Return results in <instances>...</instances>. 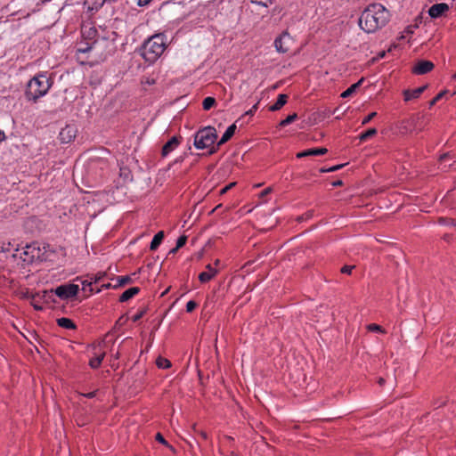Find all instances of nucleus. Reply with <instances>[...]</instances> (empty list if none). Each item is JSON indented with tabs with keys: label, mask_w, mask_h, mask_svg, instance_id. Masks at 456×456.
<instances>
[{
	"label": "nucleus",
	"mask_w": 456,
	"mask_h": 456,
	"mask_svg": "<svg viewBox=\"0 0 456 456\" xmlns=\"http://www.w3.org/2000/svg\"><path fill=\"white\" fill-rule=\"evenodd\" d=\"M389 20L388 11L380 4H370L359 18V26L367 33L384 27Z\"/></svg>",
	"instance_id": "1"
},
{
	"label": "nucleus",
	"mask_w": 456,
	"mask_h": 456,
	"mask_svg": "<svg viewBox=\"0 0 456 456\" xmlns=\"http://www.w3.org/2000/svg\"><path fill=\"white\" fill-rule=\"evenodd\" d=\"M52 86V81L46 74H38L32 77L26 88L25 96L28 101L36 102L45 95Z\"/></svg>",
	"instance_id": "2"
},
{
	"label": "nucleus",
	"mask_w": 456,
	"mask_h": 456,
	"mask_svg": "<svg viewBox=\"0 0 456 456\" xmlns=\"http://www.w3.org/2000/svg\"><path fill=\"white\" fill-rule=\"evenodd\" d=\"M165 48L164 37L158 34L144 42L141 55L146 61L152 63L163 53Z\"/></svg>",
	"instance_id": "3"
},
{
	"label": "nucleus",
	"mask_w": 456,
	"mask_h": 456,
	"mask_svg": "<svg viewBox=\"0 0 456 456\" xmlns=\"http://www.w3.org/2000/svg\"><path fill=\"white\" fill-rule=\"evenodd\" d=\"M216 138L217 133L214 127H204L203 129H200L196 133L194 136V146L200 150L210 148L208 153L213 154L218 149L217 146H213Z\"/></svg>",
	"instance_id": "4"
},
{
	"label": "nucleus",
	"mask_w": 456,
	"mask_h": 456,
	"mask_svg": "<svg viewBox=\"0 0 456 456\" xmlns=\"http://www.w3.org/2000/svg\"><path fill=\"white\" fill-rule=\"evenodd\" d=\"M81 33L84 41L93 44L97 47L107 42L105 37L99 36L96 28L92 27L90 24L83 25Z\"/></svg>",
	"instance_id": "5"
},
{
	"label": "nucleus",
	"mask_w": 456,
	"mask_h": 456,
	"mask_svg": "<svg viewBox=\"0 0 456 456\" xmlns=\"http://www.w3.org/2000/svg\"><path fill=\"white\" fill-rule=\"evenodd\" d=\"M293 44L292 37L287 32L283 31L280 37L274 40V46L279 53H287Z\"/></svg>",
	"instance_id": "6"
},
{
	"label": "nucleus",
	"mask_w": 456,
	"mask_h": 456,
	"mask_svg": "<svg viewBox=\"0 0 456 456\" xmlns=\"http://www.w3.org/2000/svg\"><path fill=\"white\" fill-rule=\"evenodd\" d=\"M78 290L79 288L77 284H64L57 287L54 289V294L61 299H68L75 297Z\"/></svg>",
	"instance_id": "7"
},
{
	"label": "nucleus",
	"mask_w": 456,
	"mask_h": 456,
	"mask_svg": "<svg viewBox=\"0 0 456 456\" xmlns=\"http://www.w3.org/2000/svg\"><path fill=\"white\" fill-rule=\"evenodd\" d=\"M77 132L75 126L68 125L61 130L59 139L62 143H69L76 137Z\"/></svg>",
	"instance_id": "8"
},
{
	"label": "nucleus",
	"mask_w": 456,
	"mask_h": 456,
	"mask_svg": "<svg viewBox=\"0 0 456 456\" xmlns=\"http://www.w3.org/2000/svg\"><path fill=\"white\" fill-rule=\"evenodd\" d=\"M434 69V63L429 61L421 60L416 63L412 69V72L417 75H423Z\"/></svg>",
	"instance_id": "9"
},
{
	"label": "nucleus",
	"mask_w": 456,
	"mask_h": 456,
	"mask_svg": "<svg viewBox=\"0 0 456 456\" xmlns=\"http://www.w3.org/2000/svg\"><path fill=\"white\" fill-rule=\"evenodd\" d=\"M39 251L40 248L36 243L27 245L26 249L22 253L24 255L23 261H32L34 258L39 257Z\"/></svg>",
	"instance_id": "10"
},
{
	"label": "nucleus",
	"mask_w": 456,
	"mask_h": 456,
	"mask_svg": "<svg viewBox=\"0 0 456 456\" xmlns=\"http://www.w3.org/2000/svg\"><path fill=\"white\" fill-rule=\"evenodd\" d=\"M449 10V5L444 3L433 4L429 10L428 14L432 18H438Z\"/></svg>",
	"instance_id": "11"
},
{
	"label": "nucleus",
	"mask_w": 456,
	"mask_h": 456,
	"mask_svg": "<svg viewBox=\"0 0 456 456\" xmlns=\"http://www.w3.org/2000/svg\"><path fill=\"white\" fill-rule=\"evenodd\" d=\"M428 86H423L413 90H405L403 92L404 101L408 102L412 99H417L427 89Z\"/></svg>",
	"instance_id": "12"
},
{
	"label": "nucleus",
	"mask_w": 456,
	"mask_h": 456,
	"mask_svg": "<svg viewBox=\"0 0 456 456\" xmlns=\"http://www.w3.org/2000/svg\"><path fill=\"white\" fill-rule=\"evenodd\" d=\"M328 151L326 148H315V149H308L305 151H303L301 152H298L297 154V158H304L308 156H318V155H323Z\"/></svg>",
	"instance_id": "13"
},
{
	"label": "nucleus",
	"mask_w": 456,
	"mask_h": 456,
	"mask_svg": "<svg viewBox=\"0 0 456 456\" xmlns=\"http://www.w3.org/2000/svg\"><path fill=\"white\" fill-rule=\"evenodd\" d=\"M179 144V140L176 136L172 137L162 148V156L166 157L173 151Z\"/></svg>",
	"instance_id": "14"
},
{
	"label": "nucleus",
	"mask_w": 456,
	"mask_h": 456,
	"mask_svg": "<svg viewBox=\"0 0 456 456\" xmlns=\"http://www.w3.org/2000/svg\"><path fill=\"white\" fill-rule=\"evenodd\" d=\"M236 124H232L224 132L219 142H217V148H219L221 145L224 144L226 142H228L232 136L234 134L236 131Z\"/></svg>",
	"instance_id": "15"
},
{
	"label": "nucleus",
	"mask_w": 456,
	"mask_h": 456,
	"mask_svg": "<svg viewBox=\"0 0 456 456\" xmlns=\"http://www.w3.org/2000/svg\"><path fill=\"white\" fill-rule=\"evenodd\" d=\"M207 269L208 270V272H203L201 273H200L199 275V280L201 281V282H208V281H210L217 273V271L216 269H214L211 265H207Z\"/></svg>",
	"instance_id": "16"
},
{
	"label": "nucleus",
	"mask_w": 456,
	"mask_h": 456,
	"mask_svg": "<svg viewBox=\"0 0 456 456\" xmlns=\"http://www.w3.org/2000/svg\"><path fill=\"white\" fill-rule=\"evenodd\" d=\"M140 291V289L138 287H132L126 291H124L120 297L119 301L120 302H126L129 299H131L133 297H134L136 294H138Z\"/></svg>",
	"instance_id": "17"
},
{
	"label": "nucleus",
	"mask_w": 456,
	"mask_h": 456,
	"mask_svg": "<svg viewBox=\"0 0 456 456\" xmlns=\"http://www.w3.org/2000/svg\"><path fill=\"white\" fill-rule=\"evenodd\" d=\"M287 100H288V95L287 94H279L276 102L273 105H272L269 108V110L271 111L279 110L281 108H282L286 104Z\"/></svg>",
	"instance_id": "18"
},
{
	"label": "nucleus",
	"mask_w": 456,
	"mask_h": 456,
	"mask_svg": "<svg viewBox=\"0 0 456 456\" xmlns=\"http://www.w3.org/2000/svg\"><path fill=\"white\" fill-rule=\"evenodd\" d=\"M98 48L99 47L95 46L94 45L88 44V42L83 40L78 44L77 52L86 53L91 51L97 50Z\"/></svg>",
	"instance_id": "19"
},
{
	"label": "nucleus",
	"mask_w": 456,
	"mask_h": 456,
	"mask_svg": "<svg viewBox=\"0 0 456 456\" xmlns=\"http://www.w3.org/2000/svg\"><path fill=\"white\" fill-rule=\"evenodd\" d=\"M163 239H164V232L160 231L153 237V239L151 242V245H150V249L152 251L156 250L159 248V246L161 244Z\"/></svg>",
	"instance_id": "20"
},
{
	"label": "nucleus",
	"mask_w": 456,
	"mask_h": 456,
	"mask_svg": "<svg viewBox=\"0 0 456 456\" xmlns=\"http://www.w3.org/2000/svg\"><path fill=\"white\" fill-rule=\"evenodd\" d=\"M86 4L88 5L90 11L95 12L106 5L104 0H86Z\"/></svg>",
	"instance_id": "21"
},
{
	"label": "nucleus",
	"mask_w": 456,
	"mask_h": 456,
	"mask_svg": "<svg viewBox=\"0 0 456 456\" xmlns=\"http://www.w3.org/2000/svg\"><path fill=\"white\" fill-rule=\"evenodd\" d=\"M54 290L53 289H51V290H45L42 292V294L40 295L39 293L37 295V297H40L41 299H43L45 302H50V301H54L53 300V296H54ZM33 300L35 301L36 300V296H33Z\"/></svg>",
	"instance_id": "22"
},
{
	"label": "nucleus",
	"mask_w": 456,
	"mask_h": 456,
	"mask_svg": "<svg viewBox=\"0 0 456 456\" xmlns=\"http://www.w3.org/2000/svg\"><path fill=\"white\" fill-rule=\"evenodd\" d=\"M57 323L60 327L68 330H74L76 328L75 323L70 319L65 317L59 318Z\"/></svg>",
	"instance_id": "23"
},
{
	"label": "nucleus",
	"mask_w": 456,
	"mask_h": 456,
	"mask_svg": "<svg viewBox=\"0 0 456 456\" xmlns=\"http://www.w3.org/2000/svg\"><path fill=\"white\" fill-rule=\"evenodd\" d=\"M362 80H363V78L360 79L357 83L353 84L351 86H349L346 91H344L341 94V97L347 98V97L351 96L356 91V89L360 86Z\"/></svg>",
	"instance_id": "24"
},
{
	"label": "nucleus",
	"mask_w": 456,
	"mask_h": 456,
	"mask_svg": "<svg viewBox=\"0 0 456 456\" xmlns=\"http://www.w3.org/2000/svg\"><path fill=\"white\" fill-rule=\"evenodd\" d=\"M83 290H88L89 292L94 291L93 276H88L87 279L81 281Z\"/></svg>",
	"instance_id": "25"
},
{
	"label": "nucleus",
	"mask_w": 456,
	"mask_h": 456,
	"mask_svg": "<svg viewBox=\"0 0 456 456\" xmlns=\"http://www.w3.org/2000/svg\"><path fill=\"white\" fill-rule=\"evenodd\" d=\"M377 133H378V131L376 128H370L367 131H365L364 133L361 134L359 135V139L361 142H364V141L368 140L369 138L376 135Z\"/></svg>",
	"instance_id": "26"
},
{
	"label": "nucleus",
	"mask_w": 456,
	"mask_h": 456,
	"mask_svg": "<svg viewBox=\"0 0 456 456\" xmlns=\"http://www.w3.org/2000/svg\"><path fill=\"white\" fill-rule=\"evenodd\" d=\"M156 364L160 369H167L171 366L170 361L161 356L157 358Z\"/></svg>",
	"instance_id": "27"
},
{
	"label": "nucleus",
	"mask_w": 456,
	"mask_h": 456,
	"mask_svg": "<svg viewBox=\"0 0 456 456\" xmlns=\"http://www.w3.org/2000/svg\"><path fill=\"white\" fill-rule=\"evenodd\" d=\"M216 104V100L213 97H207L203 100L202 106L205 110H210Z\"/></svg>",
	"instance_id": "28"
},
{
	"label": "nucleus",
	"mask_w": 456,
	"mask_h": 456,
	"mask_svg": "<svg viewBox=\"0 0 456 456\" xmlns=\"http://www.w3.org/2000/svg\"><path fill=\"white\" fill-rule=\"evenodd\" d=\"M103 358H104V354H102L98 355L97 357L91 359L90 362H89L90 366L93 369L98 368L101 365Z\"/></svg>",
	"instance_id": "29"
},
{
	"label": "nucleus",
	"mask_w": 456,
	"mask_h": 456,
	"mask_svg": "<svg viewBox=\"0 0 456 456\" xmlns=\"http://www.w3.org/2000/svg\"><path fill=\"white\" fill-rule=\"evenodd\" d=\"M297 118V115L296 113H293L291 115H289L285 119L281 120L280 122L281 126H286L289 124H291L293 121H295Z\"/></svg>",
	"instance_id": "30"
},
{
	"label": "nucleus",
	"mask_w": 456,
	"mask_h": 456,
	"mask_svg": "<svg viewBox=\"0 0 456 456\" xmlns=\"http://www.w3.org/2000/svg\"><path fill=\"white\" fill-rule=\"evenodd\" d=\"M414 122V119H408V120H403L402 121L401 123V130L402 133H408L409 131H411V128L410 126L413 124Z\"/></svg>",
	"instance_id": "31"
},
{
	"label": "nucleus",
	"mask_w": 456,
	"mask_h": 456,
	"mask_svg": "<svg viewBox=\"0 0 456 456\" xmlns=\"http://www.w3.org/2000/svg\"><path fill=\"white\" fill-rule=\"evenodd\" d=\"M131 281L132 279L129 276H120L118 278V284L115 285L114 288L124 286Z\"/></svg>",
	"instance_id": "32"
},
{
	"label": "nucleus",
	"mask_w": 456,
	"mask_h": 456,
	"mask_svg": "<svg viewBox=\"0 0 456 456\" xmlns=\"http://www.w3.org/2000/svg\"><path fill=\"white\" fill-rule=\"evenodd\" d=\"M368 330L374 331V332H381L384 333L385 330L383 328L376 323H371L367 326Z\"/></svg>",
	"instance_id": "33"
},
{
	"label": "nucleus",
	"mask_w": 456,
	"mask_h": 456,
	"mask_svg": "<svg viewBox=\"0 0 456 456\" xmlns=\"http://www.w3.org/2000/svg\"><path fill=\"white\" fill-rule=\"evenodd\" d=\"M156 440H157L158 442H159L160 444H164V445L167 446V447H168V448H170L172 451H174L173 446H171V445H170V444L166 441V439L163 437V436H162L160 433H158V434L156 435Z\"/></svg>",
	"instance_id": "34"
},
{
	"label": "nucleus",
	"mask_w": 456,
	"mask_h": 456,
	"mask_svg": "<svg viewBox=\"0 0 456 456\" xmlns=\"http://www.w3.org/2000/svg\"><path fill=\"white\" fill-rule=\"evenodd\" d=\"M447 93V91H442L440 92L432 101L429 102V107L434 106L439 100L442 99V97Z\"/></svg>",
	"instance_id": "35"
},
{
	"label": "nucleus",
	"mask_w": 456,
	"mask_h": 456,
	"mask_svg": "<svg viewBox=\"0 0 456 456\" xmlns=\"http://www.w3.org/2000/svg\"><path fill=\"white\" fill-rule=\"evenodd\" d=\"M343 167H344V165L341 164V165L333 166L330 168H321L320 172H322V173L335 172Z\"/></svg>",
	"instance_id": "36"
},
{
	"label": "nucleus",
	"mask_w": 456,
	"mask_h": 456,
	"mask_svg": "<svg viewBox=\"0 0 456 456\" xmlns=\"http://www.w3.org/2000/svg\"><path fill=\"white\" fill-rule=\"evenodd\" d=\"M253 3L257 4L259 5L267 7L269 4L273 3V0H251Z\"/></svg>",
	"instance_id": "37"
},
{
	"label": "nucleus",
	"mask_w": 456,
	"mask_h": 456,
	"mask_svg": "<svg viewBox=\"0 0 456 456\" xmlns=\"http://www.w3.org/2000/svg\"><path fill=\"white\" fill-rule=\"evenodd\" d=\"M187 241V237L186 236H181L178 238L177 241H176V247L181 248L182 247H183L185 245Z\"/></svg>",
	"instance_id": "38"
},
{
	"label": "nucleus",
	"mask_w": 456,
	"mask_h": 456,
	"mask_svg": "<svg viewBox=\"0 0 456 456\" xmlns=\"http://www.w3.org/2000/svg\"><path fill=\"white\" fill-rule=\"evenodd\" d=\"M196 306H197V303L195 301L191 300L186 305V311L188 313H191L196 308Z\"/></svg>",
	"instance_id": "39"
},
{
	"label": "nucleus",
	"mask_w": 456,
	"mask_h": 456,
	"mask_svg": "<svg viewBox=\"0 0 456 456\" xmlns=\"http://www.w3.org/2000/svg\"><path fill=\"white\" fill-rule=\"evenodd\" d=\"M377 112H371L367 117H365L362 122V125L368 124L374 117H376Z\"/></svg>",
	"instance_id": "40"
},
{
	"label": "nucleus",
	"mask_w": 456,
	"mask_h": 456,
	"mask_svg": "<svg viewBox=\"0 0 456 456\" xmlns=\"http://www.w3.org/2000/svg\"><path fill=\"white\" fill-rule=\"evenodd\" d=\"M354 268V265H344L341 268V273H342L350 274Z\"/></svg>",
	"instance_id": "41"
},
{
	"label": "nucleus",
	"mask_w": 456,
	"mask_h": 456,
	"mask_svg": "<svg viewBox=\"0 0 456 456\" xmlns=\"http://www.w3.org/2000/svg\"><path fill=\"white\" fill-rule=\"evenodd\" d=\"M452 158V156L451 155V153L447 152V153L441 155L439 160L441 163H444L446 160L451 159Z\"/></svg>",
	"instance_id": "42"
},
{
	"label": "nucleus",
	"mask_w": 456,
	"mask_h": 456,
	"mask_svg": "<svg viewBox=\"0 0 456 456\" xmlns=\"http://www.w3.org/2000/svg\"><path fill=\"white\" fill-rule=\"evenodd\" d=\"M235 185V183H231L228 185L224 186L221 191V194L226 193L230 189H232Z\"/></svg>",
	"instance_id": "43"
},
{
	"label": "nucleus",
	"mask_w": 456,
	"mask_h": 456,
	"mask_svg": "<svg viewBox=\"0 0 456 456\" xmlns=\"http://www.w3.org/2000/svg\"><path fill=\"white\" fill-rule=\"evenodd\" d=\"M439 222L441 224H455L454 221L452 220V219H447V218H440Z\"/></svg>",
	"instance_id": "44"
},
{
	"label": "nucleus",
	"mask_w": 456,
	"mask_h": 456,
	"mask_svg": "<svg viewBox=\"0 0 456 456\" xmlns=\"http://www.w3.org/2000/svg\"><path fill=\"white\" fill-rule=\"evenodd\" d=\"M145 311H141L140 313L136 314L135 315L133 316V321L134 322H137L139 321L144 314Z\"/></svg>",
	"instance_id": "45"
},
{
	"label": "nucleus",
	"mask_w": 456,
	"mask_h": 456,
	"mask_svg": "<svg viewBox=\"0 0 456 456\" xmlns=\"http://www.w3.org/2000/svg\"><path fill=\"white\" fill-rule=\"evenodd\" d=\"M256 110H257V104H255L249 110H248L245 113V115L253 116Z\"/></svg>",
	"instance_id": "46"
},
{
	"label": "nucleus",
	"mask_w": 456,
	"mask_h": 456,
	"mask_svg": "<svg viewBox=\"0 0 456 456\" xmlns=\"http://www.w3.org/2000/svg\"><path fill=\"white\" fill-rule=\"evenodd\" d=\"M93 276V283L96 284L98 283L101 279L102 278V275H92Z\"/></svg>",
	"instance_id": "47"
},
{
	"label": "nucleus",
	"mask_w": 456,
	"mask_h": 456,
	"mask_svg": "<svg viewBox=\"0 0 456 456\" xmlns=\"http://www.w3.org/2000/svg\"><path fill=\"white\" fill-rule=\"evenodd\" d=\"M417 27H418V25H415V26H408V27L406 28V29H405V32H406L407 34H412V33H413V29H414V28H417Z\"/></svg>",
	"instance_id": "48"
},
{
	"label": "nucleus",
	"mask_w": 456,
	"mask_h": 456,
	"mask_svg": "<svg viewBox=\"0 0 456 456\" xmlns=\"http://www.w3.org/2000/svg\"><path fill=\"white\" fill-rule=\"evenodd\" d=\"M151 0H137V4L140 6H144L148 4Z\"/></svg>",
	"instance_id": "49"
},
{
	"label": "nucleus",
	"mask_w": 456,
	"mask_h": 456,
	"mask_svg": "<svg viewBox=\"0 0 456 456\" xmlns=\"http://www.w3.org/2000/svg\"><path fill=\"white\" fill-rule=\"evenodd\" d=\"M118 0H104V3L106 5L112 6L114 4H116Z\"/></svg>",
	"instance_id": "50"
},
{
	"label": "nucleus",
	"mask_w": 456,
	"mask_h": 456,
	"mask_svg": "<svg viewBox=\"0 0 456 456\" xmlns=\"http://www.w3.org/2000/svg\"><path fill=\"white\" fill-rule=\"evenodd\" d=\"M342 184H343V182L341 180H337V181L332 183V185L334 187H338V186H341Z\"/></svg>",
	"instance_id": "51"
},
{
	"label": "nucleus",
	"mask_w": 456,
	"mask_h": 456,
	"mask_svg": "<svg viewBox=\"0 0 456 456\" xmlns=\"http://www.w3.org/2000/svg\"><path fill=\"white\" fill-rule=\"evenodd\" d=\"M200 436L202 437V439L207 440L208 439V434L204 431L199 432Z\"/></svg>",
	"instance_id": "52"
},
{
	"label": "nucleus",
	"mask_w": 456,
	"mask_h": 456,
	"mask_svg": "<svg viewBox=\"0 0 456 456\" xmlns=\"http://www.w3.org/2000/svg\"><path fill=\"white\" fill-rule=\"evenodd\" d=\"M272 191V189L269 187V188H266L265 190H264L262 192H261V196H265L267 195L270 191Z\"/></svg>",
	"instance_id": "53"
},
{
	"label": "nucleus",
	"mask_w": 456,
	"mask_h": 456,
	"mask_svg": "<svg viewBox=\"0 0 456 456\" xmlns=\"http://www.w3.org/2000/svg\"><path fill=\"white\" fill-rule=\"evenodd\" d=\"M5 140V134L4 131L0 130V142Z\"/></svg>",
	"instance_id": "54"
},
{
	"label": "nucleus",
	"mask_w": 456,
	"mask_h": 456,
	"mask_svg": "<svg viewBox=\"0 0 456 456\" xmlns=\"http://www.w3.org/2000/svg\"><path fill=\"white\" fill-rule=\"evenodd\" d=\"M32 304H33V306L35 307V309H37V310H42L43 309V307L41 305H39L37 302H34Z\"/></svg>",
	"instance_id": "55"
},
{
	"label": "nucleus",
	"mask_w": 456,
	"mask_h": 456,
	"mask_svg": "<svg viewBox=\"0 0 456 456\" xmlns=\"http://www.w3.org/2000/svg\"><path fill=\"white\" fill-rule=\"evenodd\" d=\"M95 395V392H91V393H88V394H85L84 395L88 397V398H92L94 397Z\"/></svg>",
	"instance_id": "56"
},
{
	"label": "nucleus",
	"mask_w": 456,
	"mask_h": 456,
	"mask_svg": "<svg viewBox=\"0 0 456 456\" xmlns=\"http://www.w3.org/2000/svg\"><path fill=\"white\" fill-rule=\"evenodd\" d=\"M178 249H179V248H177V247L175 246L174 248H172V249L169 251V254H175V253H176V251H177Z\"/></svg>",
	"instance_id": "57"
},
{
	"label": "nucleus",
	"mask_w": 456,
	"mask_h": 456,
	"mask_svg": "<svg viewBox=\"0 0 456 456\" xmlns=\"http://www.w3.org/2000/svg\"><path fill=\"white\" fill-rule=\"evenodd\" d=\"M110 287H111V284H110V283H106V284H102V289H109V288H110Z\"/></svg>",
	"instance_id": "58"
},
{
	"label": "nucleus",
	"mask_w": 456,
	"mask_h": 456,
	"mask_svg": "<svg viewBox=\"0 0 456 456\" xmlns=\"http://www.w3.org/2000/svg\"><path fill=\"white\" fill-rule=\"evenodd\" d=\"M386 55V53L384 51L380 52L378 55L379 58H383Z\"/></svg>",
	"instance_id": "59"
},
{
	"label": "nucleus",
	"mask_w": 456,
	"mask_h": 456,
	"mask_svg": "<svg viewBox=\"0 0 456 456\" xmlns=\"http://www.w3.org/2000/svg\"><path fill=\"white\" fill-rule=\"evenodd\" d=\"M384 383H385V379H384L383 378H380V379H379V384L380 386H382Z\"/></svg>",
	"instance_id": "60"
},
{
	"label": "nucleus",
	"mask_w": 456,
	"mask_h": 456,
	"mask_svg": "<svg viewBox=\"0 0 456 456\" xmlns=\"http://www.w3.org/2000/svg\"><path fill=\"white\" fill-rule=\"evenodd\" d=\"M231 456H238V455L236 453H234L233 452H232Z\"/></svg>",
	"instance_id": "61"
},
{
	"label": "nucleus",
	"mask_w": 456,
	"mask_h": 456,
	"mask_svg": "<svg viewBox=\"0 0 456 456\" xmlns=\"http://www.w3.org/2000/svg\"><path fill=\"white\" fill-rule=\"evenodd\" d=\"M452 80H456V73L452 76Z\"/></svg>",
	"instance_id": "62"
},
{
	"label": "nucleus",
	"mask_w": 456,
	"mask_h": 456,
	"mask_svg": "<svg viewBox=\"0 0 456 456\" xmlns=\"http://www.w3.org/2000/svg\"><path fill=\"white\" fill-rule=\"evenodd\" d=\"M452 164L444 165V167H451Z\"/></svg>",
	"instance_id": "63"
}]
</instances>
